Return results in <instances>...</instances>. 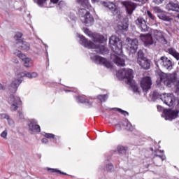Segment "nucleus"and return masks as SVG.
<instances>
[{
  "label": "nucleus",
  "instance_id": "nucleus-23",
  "mask_svg": "<svg viewBox=\"0 0 179 179\" xmlns=\"http://www.w3.org/2000/svg\"><path fill=\"white\" fill-rule=\"evenodd\" d=\"M103 5L105 8H108V9L111 10V12H115L118 9L117 6L111 2H103Z\"/></svg>",
  "mask_w": 179,
  "mask_h": 179
},
{
  "label": "nucleus",
  "instance_id": "nucleus-51",
  "mask_svg": "<svg viewBox=\"0 0 179 179\" xmlns=\"http://www.w3.org/2000/svg\"><path fill=\"white\" fill-rule=\"evenodd\" d=\"M0 90H5V87H3L2 84H0Z\"/></svg>",
  "mask_w": 179,
  "mask_h": 179
},
{
  "label": "nucleus",
  "instance_id": "nucleus-44",
  "mask_svg": "<svg viewBox=\"0 0 179 179\" xmlns=\"http://www.w3.org/2000/svg\"><path fill=\"white\" fill-rule=\"evenodd\" d=\"M155 157H159V159H161L162 162H163L164 160H166V155H164V154H162V155H159L156 154Z\"/></svg>",
  "mask_w": 179,
  "mask_h": 179
},
{
  "label": "nucleus",
  "instance_id": "nucleus-37",
  "mask_svg": "<svg viewBox=\"0 0 179 179\" xmlns=\"http://www.w3.org/2000/svg\"><path fill=\"white\" fill-rule=\"evenodd\" d=\"M97 99L100 100V101H106L107 99H108V96L107 94H103V95H98Z\"/></svg>",
  "mask_w": 179,
  "mask_h": 179
},
{
  "label": "nucleus",
  "instance_id": "nucleus-34",
  "mask_svg": "<svg viewBox=\"0 0 179 179\" xmlns=\"http://www.w3.org/2000/svg\"><path fill=\"white\" fill-rule=\"evenodd\" d=\"M0 118L1 120H7L8 124H10V122H12V120H10L9 115H6V113L0 114Z\"/></svg>",
  "mask_w": 179,
  "mask_h": 179
},
{
  "label": "nucleus",
  "instance_id": "nucleus-2",
  "mask_svg": "<svg viewBox=\"0 0 179 179\" xmlns=\"http://www.w3.org/2000/svg\"><path fill=\"white\" fill-rule=\"evenodd\" d=\"M38 76V73L37 72H29L27 71H22L18 73L16 77L13 80L10 84V90L12 93H16L17 88L20 86L22 80V78H27L28 79H36Z\"/></svg>",
  "mask_w": 179,
  "mask_h": 179
},
{
  "label": "nucleus",
  "instance_id": "nucleus-49",
  "mask_svg": "<svg viewBox=\"0 0 179 179\" xmlns=\"http://www.w3.org/2000/svg\"><path fill=\"white\" fill-rule=\"evenodd\" d=\"M42 143H48V139L44 138L41 140Z\"/></svg>",
  "mask_w": 179,
  "mask_h": 179
},
{
  "label": "nucleus",
  "instance_id": "nucleus-46",
  "mask_svg": "<svg viewBox=\"0 0 179 179\" xmlns=\"http://www.w3.org/2000/svg\"><path fill=\"white\" fill-rule=\"evenodd\" d=\"M52 173H59V174H63L64 176H66V173L62 172L61 171H58L57 169H51Z\"/></svg>",
  "mask_w": 179,
  "mask_h": 179
},
{
  "label": "nucleus",
  "instance_id": "nucleus-48",
  "mask_svg": "<svg viewBox=\"0 0 179 179\" xmlns=\"http://www.w3.org/2000/svg\"><path fill=\"white\" fill-rule=\"evenodd\" d=\"M18 115H19V117H20V118L21 120H23V118L24 117L23 116V113H22V112H20V111H18Z\"/></svg>",
  "mask_w": 179,
  "mask_h": 179
},
{
  "label": "nucleus",
  "instance_id": "nucleus-27",
  "mask_svg": "<svg viewBox=\"0 0 179 179\" xmlns=\"http://www.w3.org/2000/svg\"><path fill=\"white\" fill-rule=\"evenodd\" d=\"M122 127H125L127 131H134V126H132V124H131V122H129L128 120H124L122 122Z\"/></svg>",
  "mask_w": 179,
  "mask_h": 179
},
{
  "label": "nucleus",
  "instance_id": "nucleus-47",
  "mask_svg": "<svg viewBox=\"0 0 179 179\" xmlns=\"http://www.w3.org/2000/svg\"><path fill=\"white\" fill-rule=\"evenodd\" d=\"M164 0H153L154 3H156V5H160V3H163Z\"/></svg>",
  "mask_w": 179,
  "mask_h": 179
},
{
  "label": "nucleus",
  "instance_id": "nucleus-9",
  "mask_svg": "<svg viewBox=\"0 0 179 179\" xmlns=\"http://www.w3.org/2000/svg\"><path fill=\"white\" fill-rule=\"evenodd\" d=\"M137 63L143 69L147 70L150 69V60L145 57L142 50L138 52Z\"/></svg>",
  "mask_w": 179,
  "mask_h": 179
},
{
  "label": "nucleus",
  "instance_id": "nucleus-52",
  "mask_svg": "<svg viewBox=\"0 0 179 179\" xmlns=\"http://www.w3.org/2000/svg\"><path fill=\"white\" fill-rule=\"evenodd\" d=\"M136 1V2H143V0H134Z\"/></svg>",
  "mask_w": 179,
  "mask_h": 179
},
{
  "label": "nucleus",
  "instance_id": "nucleus-29",
  "mask_svg": "<svg viewBox=\"0 0 179 179\" xmlns=\"http://www.w3.org/2000/svg\"><path fill=\"white\" fill-rule=\"evenodd\" d=\"M157 17L159 19H161L162 20H164L165 22H170L171 19L170 17L167 15V13L166 12L163 11L162 13L157 14Z\"/></svg>",
  "mask_w": 179,
  "mask_h": 179
},
{
  "label": "nucleus",
  "instance_id": "nucleus-33",
  "mask_svg": "<svg viewBox=\"0 0 179 179\" xmlns=\"http://www.w3.org/2000/svg\"><path fill=\"white\" fill-rule=\"evenodd\" d=\"M13 55H15L16 57H18L20 59H22V57H24V54L22 53V52L19 50H15L13 51Z\"/></svg>",
  "mask_w": 179,
  "mask_h": 179
},
{
  "label": "nucleus",
  "instance_id": "nucleus-36",
  "mask_svg": "<svg viewBox=\"0 0 179 179\" xmlns=\"http://www.w3.org/2000/svg\"><path fill=\"white\" fill-rule=\"evenodd\" d=\"M112 110H116V111H118V113H120V114H122L123 115L127 116V115H129V113L121 108H114Z\"/></svg>",
  "mask_w": 179,
  "mask_h": 179
},
{
  "label": "nucleus",
  "instance_id": "nucleus-7",
  "mask_svg": "<svg viewBox=\"0 0 179 179\" xmlns=\"http://www.w3.org/2000/svg\"><path fill=\"white\" fill-rule=\"evenodd\" d=\"M117 77L120 79H126L127 85H132L134 83V71L130 69H123L117 73Z\"/></svg>",
  "mask_w": 179,
  "mask_h": 179
},
{
  "label": "nucleus",
  "instance_id": "nucleus-4",
  "mask_svg": "<svg viewBox=\"0 0 179 179\" xmlns=\"http://www.w3.org/2000/svg\"><path fill=\"white\" fill-rule=\"evenodd\" d=\"M159 78L162 83H164L167 87H171L173 85L179 90V78L177 73L167 74L166 73H160Z\"/></svg>",
  "mask_w": 179,
  "mask_h": 179
},
{
  "label": "nucleus",
  "instance_id": "nucleus-35",
  "mask_svg": "<svg viewBox=\"0 0 179 179\" xmlns=\"http://www.w3.org/2000/svg\"><path fill=\"white\" fill-rule=\"evenodd\" d=\"M128 85L132 87V90L135 93H139V88L138 87V85H135V80H134L132 84Z\"/></svg>",
  "mask_w": 179,
  "mask_h": 179
},
{
  "label": "nucleus",
  "instance_id": "nucleus-32",
  "mask_svg": "<svg viewBox=\"0 0 179 179\" xmlns=\"http://www.w3.org/2000/svg\"><path fill=\"white\" fill-rule=\"evenodd\" d=\"M77 103H87L90 106H92V102L85 99L83 96H76Z\"/></svg>",
  "mask_w": 179,
  "mask_h": 179
},
{
  "label": "nucleus",
  "instance_id": "nucleus-13",
  "mask_svg": "<svg viewBox=\"0 0 179 179\" xmlns=\"http://www.w3.org/2000/svg\"><path fill=\"white\" fill-rule=\"evenodd\" d=\"M121 4L122 5V6L125 7L127 13H128V15H132V13H134V10L136 9V3L132 1H122Z\"/></svg>",
  "mask_w": 179,
  "mask_h": 179
},
{
  "label": "nucleus",
  "instance_id": "nucleus-40",
  "mask_svg": "<svg viewBox=\"0 0 179 179\" xmlns=\"http://www.w3.org/2000/svg\"><path fill=\"white\" fill-rule=\"evenodd\" d=\"M146 15H148V17L151 19V20H155V15H153V14H152V13L150 11L147 10Z\"/></svg>",
  "mask_w": 179,
  "mask_h": 179
},
{
  "label": "nucleus",
  "instance_id": "nucleus-19",
  "mask_svg": "<svg viewBox=\"0 0 179 179\" xmlns=\"http://www.w3.org/2000/svg\"><path fill=\"white\" fill-rule=\"evenodd\" d=\"M178 114V113H177V112H176L171 109L166 110L164 111L165 120H169V121H172V120L177 118Z\"/></svg>",
  "mask_w": 179,
  "mask_h": 179
},
{
  "label": "nucleus",
  "instance_id": "nucleus-3",
  "mask_svg": "<svg viewBox=\"0 0 179 179\" xmlns=\"http://www.w3.org/2000/svg\"><path fill=\"white\" fill-rule=\"evenodd\" d=\"M78 37L80 38V44L85 47V48L94 49L97 54H102V55L108 54V49L106 46L103 45H96L93 42L86 39L83 35H78Z\"/></svg>",
  "mask_w": 179,
  "mask_h": 179
},
{
  "label": "nucleus",
  "instance_id": "nucleus-10",
  "mask_svg": "<svg viewBox=\"0 0 179 179\" xmlns=\"http://www.w3.org/2000/svg\"><path fill=\"white\" fill-rule=\"evenodd\" d=\"M9 104H10V110L12 111H17L19 106H22V101L19 96L10 95L8 99Z\"/></svg>",
  "mask_w": 179,
  "mask_h": 179
},
{
  "label": "nucleus",
  "instance_id": "nucleus-43",
  "mask_svg": "<svg viewBox=\"0 0 179 179\" xmlns=\"http://www.w3.org/2000/svg\"><path fill=\"white\" fill-rule=\"evenodd\" d=\"M84 33L87 34V36H89V37H91L92 36V31H90L87 28H84Z\"/></svg>",
  "mask_w": 179,
  "mask_h": 179
},
{
  "label": "nucleus",
  "instance_id": "nucleus-53",
  "mask_svg": "<svg viewBox=\"0 0 179 179\" xmlns=\"http://www.w3.org/2000/svg\"><path fill=\"white\" fill-rule=\"evenodd\" d=\"M117 127H121V125H120V124H117Z\"/></svg>",
  "mask_w": 179,
  "mask_h": 179
},
{
  "label": "nucleus",
  "instance_id": "nucleus-50",
  "mask_svg": "<svg viewBox=\"0 0 179 179\" xmlns=\"http://www.w3.org/2000/svg\"><path fill=\"white\" fill-rule=\"evenodd\" d=\"M59 0H50V3H58Z\"/></svg>",
  "mask_w": 179,
  "mask_h": 179
},
{
  "label": "nucleus",
  "instance_id": "nucleus-31",
  "mask_svg": "<svg viewBox=\"0 0 179 179\" xmlns=\"http://www.w3.org/2000/svg\"><path fill=\"white\" fill-rule=\"evenodd\" d=\"M22 37H23V34L20 32H18L15 34L14 36V39L16 41L17 44L20 45V43H23V39H22Z\"/></svg>",
  "mask_w": 179,
  "mask_h": 179
},
{
  "label": "nucleus",
  "instance_id": "nucleus-14",
  "mask_svg": "<svg viewBox=\"0 0 179 179\" xmlns=\"http://www.w3.org/2000/svg\"><path fill=\"white\" fill-rule=\"evenodd\" d=\"M141 87L144 92H148L152 87V78L144 77L141 81Z\"/></svg>",
  "mask_w": 179,
  "mask_h": 179
},
{
  "label": "nucleus",
  "instance_id": "nucleus-28",
  "mask_svg": "<svg viewBox=\"0 0 179 179\" xmlns=\"http://www.w3.org/2000/svg\"><path fill=\"white\" fill-rule=\"evenodd\" d=\"M48 0H35L36 3L41 8H51L50 4H47Z\"/></svg>",
  "mask_w": 179,
  "mask_h": 179
},
{
  "label": "nucleus",
  "instance_id": "nucleus-21",
  "mask_svg": "<svg viewBox=\"0 0 179 179\" xmlns=\"http://www.w3.org/2000/svg\"><path fill=\"white\" fill-rule=\"evenodd\" d=\"M117 29L120 31H127V30H128V23L122 18V21L119 22L117 24Z\"/></svg>",
  "mask_w": 179,
  "mask_h": 179
},
{
  "label": "nucleus",
  "instance_id": "nucleus-5",
  "mask_svg": "<svg viewBox=\"0 0 179 179\" xmlns=\"http://www.w3.org/2000/svg\"><path fill=\"white\" fill-rule=\"evenodd\" d=\"M152 97L154 99H160L164 104H166L169 107H173L174 103H176V96L173 93L159 94L157 92L155 91L152 94Z\"/></svg>",
  "mask_w": 179,
  "mask_h": 179
},
{
  "label": "nucleus",
  "instance_id": "nucleus-12",
  "mask_svg": "<svg viewBox=\"0 0 179 179\" xmlns=\"http://www.w3.org/2000/svg\"><path fill=\"white\" fill-rule=\"evenodd\" d=\"M91 59L94 61L95 64H99L100 65H103L106 68H112L113 66L111 63L107 61L106 58L101 57L99 55H95L94 57L91 56Z\"/></svg>",
  "mask_w": 179,
  "mask_h": 179
},
{
  "label": "nucleus",
  "instance_id": "nucleus-8",
  "mask_svg": "<svg viewBox=\"0 0 179 179\" xmlns=\"http://www.w3.org/2000/svg\"><path fill=\"white\" fill-rule=\"evenodd\" d=\"M155 64L157 67L162 66V68H164V69H166L167 71H171L174 66L173 62L166 56H162L159 59L155 60Z\"/></svg>",
  "mask_w": 179,
  "mask_h": 179
},
{
  "label": "nucleus",
  "instance_id": "nucleus-6",
  "mask_svg": "<svg viewBox=\"0 0 179 179\" xmlns=\"http://www.w3.org/2000/svg\"><path fill=\"white\" fill-rule=\"evenodd\" d=\"M87 7H81L78 10V15L80 17V20L85 26H92L94 20L90 13L86 10Z\"/></svg>",
  "mask_w": 179,
  "mask_h": 179
},
{
  "label": "nucleus",
  "instance_id": "nucleus-45",
  "mask_svg": "<svg viewBox=\"0 0 179 179\" xmlns=\"http://www.w3.org/2000/svg\"><path fill=\"white\" fill-rule=\"evenodd\" d=\"M114 169V166H113V164H108L106 165V170L107 171H111Z\"/></svg>",
  "mask_w": 179,
  "mask_h": 179
},
{
  "label": "nucleus",
  "instance_id": "nucleus-38",
  "mask_svg": "<svg viewBox=\"0 0 179 179\" xmlns=\"http://www.w3.org/2000/svg\"><path fill=\"white\" fill-rule=\"evenodd\" d=\"M117 152H118V153H121V154L125 153V152H127V148L124 146H122V145L118 146L117 147Z\"/></svg>",
  "mask_w": 179,
  "mask_h": 179
},
{
  "label": "nucleus",
  "instance_id": "nucleus-41",
  "mask_svg": "<svg viewBox=\"0 0 179 179\" xmlns=\"http://www.w3.org/2000/svg\"><path fill=\"white\" fill-rule=\"evenodd\" d=\"M1 138H3V139L8 138V130L5 129L1 134Z\"/></svg>",
  "mask_w": 179,
  "mask_h": 179
},
{
  "label": "nucleus",
  "instance_id": "nucleus-30",
  "mask_svg": "<svg viewBox=\"0 0 179 179\" xmlns=\"http://www.w3.org/2000/svg\"><path fill=\"white\" fill-rule=\"evenodd\" d=\"M169 54L172 55L177 61H179V53L176 50V49L171 48L168 50Z\"/></svg>",
  "mask_w": 179,
  "mask_h": 179
},
{
  "label": "nucleus",
  "instance_id": "nucleus-24",
  "mask_svg": "<svg viewBox=\"0 0 179 179\" xmlns=\"http://www.w3.org/2000/svg\"><path fill=\"white\" fill-rule=\"evenodd\" d=\"M22 61H23L24 65L25 68H31V59L27 57L26 55L22 56V58L21 59Z\"/></svg>",
  "mask_w": 179,
  "mask_h": 179
},
{
  "label": "nucleus",
  "instance_id": "nucleus-1",
  "mask_svg": "<svg viewBox=\"0 0 179 179\" xmlns=\"http://www.w3.org/2000/svg\"><path fill=\"white\" fill-rule=\"evenodd\" d=\"M109 45L113 53L110 58L117 66H125V57L122 56V41L118 37L112 36L109 39Z\"/></svg>",
  "mask_w": 179,
  "mask_h": 179
},
{
  "label": "nucleus",
  "instance_id": "nucleus-16",
  "mask_svg": "<svg viewBox=\"0 0 179 179\" xmlns=\"http://www.w3.org/2000/svg\"><path fill=\"white\" fill-rule=\"evenodd\" d=\"M136 24L143 33L149 30V27L146 24V21L142 17L137 18L136 20Z\"/></svg>",
  "mask_w": 179,
  "mask_h": 179
},
{
  "label": "nucleus",
  "instance_id": "nucleus-22",
  "mask_svg": "<svg viewBox=\"0 0 179 179\" xmlns=\"http://www.w3.org/2000/svg\"><path fill=\"white\" fill-rule=\"evenodd\" d=\"M94 43H103L107 41V37L97 34L94 36Z\"/></svg>",
  "mask_w": 179,
  "mask_h": 179
},
{
  "label": "nucleus",
  "instance_id": "nucleus-15",
  "mask_svg": "<svg viewBox=\"0 0 179 179\" xmlns=\"http://www.w3.org/2000/svg\"><path fill=\"white\" fill-rule=\"evenodd\" d=\"M140 39L143 41L145 47H150V45H152L154 43L153 37H152V35L150 34H141Z\"/></svg>",
  "mask_w": 179,
  "mask_h": 179
},
{
  "label": "nucleus",
  "instance_id": "nucleus-20",
  "mask_svg": "<svg viewBox=\"0 0 179 179\" xmlns=\"http://www.w3.org/2000/svg\"><path fill=\"white\" fill-rule=\"evenodd\" d=\"M92 2H99V0H92ZM76 3L81 8H87V9H90L92 6H90V3H89V0H76Z\"/></svg>",
  "mask_w": 179,
  "mask_h": 179
},
{
  "label": "nucleus",
  "instance_id": "nucleus-42",
  "mask_svg": "<svg viewBox=\"0 0 179 179\" xmlns=\"http://www.w3.org/2000/svg\"><path fill=\"white\" fill-rule=\"evenodd\" d=\"M153 9H154L155 12L158 13V15H160V13H162L163 12L162 8H160L159 7H154Z\"/></svg>",
  "mask_w": 179,
  "mask_h": 179
},
{
  "label": "nucleus",
  "instance_id": "nucleus-18",
  "mask_svg": "<svg viewBox=\"0 0 179 179\" xmlns=\"http://www.w3.org/2000/svg\"><path fill=\"white\" fill-rule=\"evenodd\" d=\"M165 9L169 11L171 10L172 12H177L179 13V3L170 1L166 5Z\"/></svg>",
  "mask_w": 179,
  "mask_h": 179
},
{
  "label": "nucleus",
  "instance_id": "nucleus-26",
  "mask_svg": "<svg viewBox=\"0 0 179 179\" xmlns=\"http://www.w3.org/2000/svg\"><path fill=\"white\" fill-rule=\"evenodd\" d=\"M17 47L20 48V50H22L23 51L30 50V44L26 41L22 42Z\"/></svg>",
  "mask_w": 179,
  "mask_h": 179
},
{
  "label": "nucleus",
  "instance_id": "nucleus-39",
  "mask_svg": "<svg viewBox=\"0 0 179 179\" xmlns=\"http://www.w3.org/2000/svg\"><path fill=\"white\" fill-rule=\"evenodd\" d=\"M45 138H47L48 139H54L55 138V135L50 133H45L44 134Z\"/></svg>",
  "mask_w": 179,
  "mask_h": 179
},
{
  "label": "nucleus",
  "instance_id": "nucleus-17",
  "mask_svg": "<svg viewBox=\"0 0 179 179\" xmlns=\"http://www.w3.org/2000/svg\"><path fill=\"white\" fill-rule=\"evenodd\" d=\"M29 129L32 132V134H37V132H40L41 131L40 125L37 124V120L34 119L30 121V123L29 124Z\"/></svg>",
  "mask_w": 179,
  "mask_h": 179
},
{
  "label": "nucleus",
  "instance_id": "nucleus-25",
  "mask_svg": "<svg viewBox=\"0 0 179 179\" xmlns=\"http://www.w3.org/2000/svg\"><path fill=\"white\" fill-rule=\"evenodd\" d=\"M151 36L155 37L156 40H160L161 38H163V34L160 31H157L156 29H153L151 31Z\"/></svg>",
  "mask_w": 179,
  "mask_h": 179
},
{
  "label": "nucleus",
  "instance_id": "nucleus-11",
  "mask_svg": "<svg viewBox=\"0 0 179 179\" xmlns=\"http://www.w3.org/2000/svg\"><path fill=\"white\" fill-rule=\"evenodd\" d=\"M127 41V48L131 52V54H135L136 52V50H138V45L139 42H138V39L134 38L132 39L131 38H127L126 39Z\"/></svg>",
  "mask_w": 179,
  "mask_h": 179
}]
</instances>
